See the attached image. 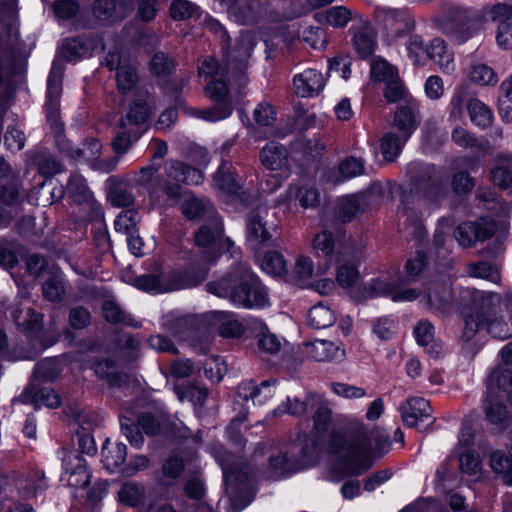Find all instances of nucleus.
Here are the masks:
<instances>
[{
  "label": "nucleus",
  "mask_w": 512,
  "mask_h": 512,
  "mask_svg": "<svg viewBox=\"0 0 512 512\" xmlns=\"http://www.w3.org/2000/svg\"><path fill=\"white\" fill-rule=\"evenodd\" d=\"M92 13L99 23L105 25L112 24L123 18V15L117 12L114 0H94Z\"/></svg>",
  "instance_id": "51"
},
{
  "label": "nucleus",
  "mask_w": 512,
  "mask_h": 512,
  "mask_svg": "<svg viewBox=\"0 0 512 512\" xmlns=\"http://www.w3.org/2000/svg\"><path fill=\"white\" fill-rule=\"evenodd\" d=\"M230 76L212 79L205 85L206 96L215 103L207 109L196 110L194 115L210 122H217L228 118L233 112L232 96L227 81Z\"/></svg>",
  "instance_id": "11"
},
{
  "label": "nucleus",
  "mask_w": 512,
  "mask_h": 512,
  "mask_svg": "<svg viewBox=\"0 0 512 512\" xmlns=\"http://www.w3.org/2000/svg\"><path fill=\"white\" fill-rule=\"evenodd\" d=\"M198 7L188 0H174L170 6V16L176 21H184L198 14Z\"/></svg>",
  "instance_id": "63"
},
{
  "label": "nucleus",
  "mask_w": 512,
  "mask_h": 512,
  "mask_svg": "<svg viewBox=\"0 0 512 512\" xmlns=\"http://www.w3.org/2000/svg\"><path fill=\"white\" fill-rule=\"evenodd\" d=\"M313 409H315V412L313 415V428L310 434L324 440L331 422V410L322 397L320 403H317Z\"/></svg>",
  "instance_id": "52"
},
{
  "label": "nucleus",
  "mask_w": 512,
  "mask_h": 512,
  "mask_svg": "<svg viewBox=\"0 0 512 512\" xmlns=\"http://www.w3.org/2000/svg\"><path fill=\"white\" fill-rule=\"evenodd\" d=\"M145 496L146 491L144 486L135 481L123 483L118 491L119 501L131 507L143 504Z\"/></svg>",
  "instance_id": "50"
},
{
  "label": "nucleus",
  "mask_w": 512,
  "mask_h": 512,
  "mask_svg": "<svg viewBox=\"0 0 512 512\" xmlns=\"http://www.w3.org/2000/svg\"><path fill=\"white\" fill-rule=\"evenodd\" d=\"M469 79L480 86H494L498 82L497 73L486 63L471 62L468 73Z\"/></svg>",
  "instance_id": "45"
},
{
  "label": "nucleus",
  "mask_w": 512,
  "mask_h": 512,
  "mask_svg": "<svg viewBox=\"0 0 512 512\" xmlns=\"http://www.w3.org/2000/svg\"><path fill=\"white\" fill-rule=\"evenodd\" d=\"M213 323H219V334L225 338H238L242 336L247 327L246 319L244 323L232 318V315L222 311H213L206 315Z\"/></svg>",
  "instance_id": "29"
},
{
  "label": "nucleus",
  "mask_w": 512,
  "mask_h": 512,
  "mask_svg": "<svg viewBox=\"0 0 512 512\" xmlns=\"http://www.w3.org/2000/svg\"><path fill=\"white\" fill-rule=\"evenodd\" d=\"M335 320L334 312L321 303L313 306L308 313V324L314 329L328 328Z\"/></svg>",
  "instance_id": "54"
},
{
  "label": "nucleus",
  "mask_w": 512,
  "mask_h": 512,
  "mask_svg": "<svg viewBox=\"0 0 512 512\" xmlns=\"http://www.w3.org/2000/svg\"><path fill=\"white\" fill-rule=\"evenodd\" d=\"M223 235V225L219 218L203 224L195 233V243L200 248L213 249Z\"/></svg>",
  "instance_id": "38"
},
{
  "label": "nucleus",
  "mask_w": 512,
  "mask_h": 512,
  "mask_svg": "<svg viewBox=\"0 0 512 512\" xmlns=\"http://www.w3.org/2000/svg\"><path fill=\"white\" fill-rule=\"evenodd\" d=\"M451 140L455 145L463 149L489 153V141L487 139H479L461 126H456L452 130Z\"/></svg>",
  "instance_id": "40"
},
{
  "label": "nucleus",
  "mask_w": 512,
  "mask_h": 512,
  "mask_svg": "<svg viewBox=\"0 0 512 512\" xmlns=\"http://www.w3.org/2000/svg\"><path fill=\"white\" fill-rule=\"evenodd\" d=\"M403 422L409 427H419L421 423H433L432 408L426 399L413 397L399 407Z\"/></svg>",
  "instance_id": "19"
},
{
  "label": "nucleus",
  "mask_w": 512,
  "mask_h": 512,
  "mask_svg": "<svg viewBox=\"0 0 512 512\" xmlns=\"http://www.w3.org/2000/svg\"><path fill=\"white\" fill-rule=\"evenodd\" d=\"M139 427H141L144 433L149 436L156 435L160 431L159 421L151 414H140L137 419V424H135L130 418H122L121 430L129 443L136 448H140L144 443V437L140 432Z\"/></svg>",
  "instance_id": "17"
},
{
  "label": "nucleus",
  "mask_w": 512,
  "mask_h": 512,
  "mask_svg": "<svg viewBox=\"0 0 512 512\" xmlns=\"http://www.w3.org/2000/svg\"><path fill=\"white\" fill-rule=\"evenodd\" d=\"M287 159V149L285 146L277 142H270L266 144L260 152L262 165L271 171H277L284 168L287 164Z\"/></svg>",
  "instance_id": "35"
},
{
  "label": "nucleus",
  "mask_w": 512,
  "mask_h": 512,
  "mask_svg": "<svg viewBox=\"0 0 512 512\" xmlns=\"http://www.w3.org/2000/svg\"><path fill=\"white\" fill-rule=\"evenodd\" d=\"M424 299L431 309L443 311L451 302V287L446 283H433L432 286L427 289Z\"/></svg>",
  "instance_id": "42"
},
{
  "label": "nucleus",
  "mask_w": 512,
  "mask_h": 512,
  "mask_svg": "<svg viewBox=\"0 0 512 512\" xmlns=\"http://www.w3.org/2000/svg\"><path fill=\"white\" fill-rule=\"evenodd\" d=\"M467 109L470 120L475 126L486 129L492 124V110L479 99H470L467 104Z\"/></svg>",
  "instance_id": "47"
},
{
  "label": "nucleus",
  "mask_w": 512,
  "mask_h": 512,
  "mask_svg": "<svg viewBox=\"0 0 512 512\" xmlns=\"http://www.w3.org/2000/svg\"><path fill=\"white\" fill-rule=\"evenodd\" d=\"M338 172L343 179H351L365 172L364 161L353 156L346 157L338 165Z\"/></svg>",
  "instance_id": "62"
},
{
  "label": "nucleus",
  "mask_w": 512,
  "mask_h": 512,
  "mask_svg": "<svg viewBox=\"0 0 512 512\" xmlns=\"http://www.w3.org/2000/svg\"><path fill=\"white\" fill-rule=\"evenodd\" d=\"M188 193L184 192L179 184L170 183L164 179H158L150 188V197L167 206L177 204Z\"/></svg>",
  "instance_id": "27"
},
{
  "label": "nucleus",
  "mask_w": 512,
  "mask_h": 512,
  "mask_svg": "<svg viewBox=\"0 0 512 512\" xmlns=\"http://www.w3.org/2000/svg\"><path fill=\"white\" fill-rule=\"evenodd\" d=\"M383 442L385 448H389L388 438L369 431L363 425H358L347 432H333L330 434L327 443L324 440L311 434L305 437L297 452L293 456L300 470L315 465L326 451L337 456L343 463L348 465L352 474L361 475L373 464L371 456V441Z\"/></svg>",
  "instance_id": "1"
},
{
  "label": "nucleus",
  "mask_w": 512,
  "mask_h": 512,
  "mask_svg": "<svg viewBox=\"0 0 512 512\" xmlns=\"http://www.w3.org/2000/svg\"><path fill=\"white\" fill-rule=\"evenodd\" d=\"M21 301H17L14 305L10 306L5 311V316L7 319H11L17 327L34 331L39 328L41 322V315L36 313L31 308H26L25 310L20 308Z\"/></svg>",
  "instance_id": "31"
},
{
  "label": "nucleus",
  "mask_w": 512,
  "mask_h": 512,
  "mask_svg": "<svg viewBox=\"0 0 512 512\" xmlns=\"http://www.w3.org/2000/svg\"><path fill=\"white\" fill-rule=\"evenodd\" d=\"M405 43V49L409 60L416 66H424L428 56V45L423 36L419 34H409Z\"/></svg>",
  "instance_id": "46"
},
{
  "label": "nucleus",
  "mask_w": 512,
  "mask_h": 512,
  "mask_svg": "<svg viewBox=\"0 0 512 512\" xmlns=\"http://www.w3.org/2000/svg\"><path fill=\"white\" fill-rule=\"evenodd\" d=\"M165 172L169 178L188 185H198L203 181L202 171L178 160L167 161Z\"/></svg>",
  "instance_id": "28"
},
{
  "label": "nucleus",
  "mask_w": 512,
  "mask_h": 512,
  "mask_svg": "<svg viewBox=\"0 0 512 512\" xmlns=\"http://www.w3.org/2000/svg\"><path fill=\"white\" fill-rule=\"evenodd\" d=\"M276 213L267 205H259L250 211L246 219V243L254 252L272 246L277 231Z\"/></svg>",
  "instance_id": "7"
},
{
  "label": "nucleus",
  "mask_w": 512,
  "mask_h": 512,
  "mask_svg": "<svg viewBox=\"0 0 512 512\" xmlns=\"http://www.w3.org/2000/svg\"><path fill=\"white\" fill-rule=\"evenodd\" d=\"M326 81L323 74L316 69H306L293 78L295 93L300 97L317 96L325 87Z\"/></svg>",
  "instance_id": "21"
},
{
  "label": "nucleus",
  "mask_w": 512,
  "mask_h": 512,
  "mask_svg": "<svg viewBox=\"0 0 512 512\" xmlns=\"http://www.w3.org/2000/svg\"><path fill=\"white\" fill-rule=\"evenodd\" d=\"M373 15L376 24L393 38H403L417 27L415 15L406 7L377 5Z\"/></svg>",
  "instance_id": "9"
},
{
  "label": "nucleus",
  "mask_w": 512,
  "mask_h": 512,
  "mask_svg": "<svg viewBox=\"0 0 512 512\" xmlns=\"http://www.w3.org/2000/svg\"><path fill=\"white\" fill-rule=\"evenodd\" d=\"M417 343L427 347V353L432 358H439L443 354L442 344L434 342V326L428 320H420L414 328Z\"/></svg>",
  "instance_id": "36"
},
{
  "label": "nucleus",
  "mask_w": 512,
  "mask_h": 512,
  "mask_svg": "<svg viewBox=\"0 0 512 512\" xmlns=\"http://www.w3.org/2000/svg\"><path fill=\"white\" fill-rule=\"evenodd\" d=\"M247 327L257 339V352L260 356L275 355L281 350L280 338L271 333L263 321L251 318L247 321Z\"/></svg>",
  "instance_id": "20"
},
{
  "label": "nucleus",
  "mask_w": 512,
  "mask_h": 512,
  "mask_svg": "<svg viewBox=\"0 0 512 512\" xmlns=\"http://www.w3.org/2000/svg\"><path fill=\"white\" fill-rule=\"evenodd\" d=\"M300 471L295 459L289 458L286 453H279L277 456L269 458V464L266 469V477L278 479L288 474Z\"/></svg>",
  "instance_id": "41"
},
{
  "label": "nucleus",
  "mask_w": 512,
  "mask_h": 512,
  "mask_svg": "<svg viewBox=\"0 0 512 512\" xmlns=\"http://www.w3.org/2000/svg\"><path fill=\"white\" fill-rule=\"evenodd\" d=\"M486 386V419L500 431L508 420V411L502 400L506 399L512 404V370L494 369L487 378Z\"/></svg>",
  "instance_id": "6"
},
{
  "label": "nucleus",
  "mask_w": 512,
  "mask_h": 512,
  "mask_svg": "<svg viewBox=\"0 0 512 512\" xmlns=\"http://www.w3.org/2000/svg\"><path fill=\"white\" fill-rule=\"evenodd\" d=\"M103 64L110 70L115 71L116 87L119 94L126 96L145 93L140 89V78L130 58L118 48L109 51Z\"/></svg>",
  "instance_id": "10"
},
{
  "label": "nucleus",
  "mask_w": 512,
  "mask_h": 512,
  "mask_svg": "<svg viewBox=\"0 0 512 512\" xmlns=\"http://www.w3.org/2000/svg\"><path fill=\"white\" fill-rule=\"evenodd\" d=\"M322 396L316 393H308L304 400H301L298 397H294L293 399L288 398V405L286 410H280L277 408L273 411L274 415H279L280 413L287 412L292 416H302L309 409H313L317 403H320V399Z\"/></svg>",
  "instance_id": "49"
},
{
  "label": "nucleus",
  "mask_w": 512,
  "mask_h": 512,
  "mask_svg": "<svg viewBox=\"0 0 512 512\" xmlns=\"http://www.w3.org/2000/svg\"><path fill=\"white\" fill-rule=\"evenodd\" d=\"M208 293L243 308H262L268 304L267 289L251 272L247 264L240 263L233 272L206 284Z\"/></svg>",
  "instance_id": "2"
},
{
  "label": "nucleus",
  "mask_w": 512,
  "mask_h": 512,
  "mask_svg": "<svg viewBox=\"0 0 512 512\" xmlns=\"http://www.w3.org/2000/svg\"><path fill=\"white\" fill-rule=\"evenodd\" d=\"M363 255V245L355 240L340 242L336 255L338 263L336 280L343 288H350L359 280L357 264Z\"/></svg>",
  "instance_id": "13"
},
{
  "label": "nucleus",
  "mask_w": 512,
  "mask_h": 512,
  "mask_svg": "<svg viewBox=\"0 0 512 512\" xmlns=\"http://www.w3.org/2000/svg\"><path fill=\"white\" fill-rule=\"evenodd\" d=\"M353 44L360 57L366 58L372 55L376 48V37L373 28L364 23L359 27H352Z\"/></svg>",
  "instance_id": "34"
},
{
  "label": "nucleus",
  "mask_w": 512,
  "mask_h": 512,
  "mask_svg": "<svg viewBox=\"0 0 512 512\" xmlns=\"http://www.w3.org/2000/svg\"><path fill=\"white\" fill-rule=\"evenodd\" d=\"M361 201L357 195H349L338 202V216L343 223L350 222L360 211Z\"/></svg>",
  "instance_id": "60"
},
{
  "label": "nucleus",
  "mask_w": 512,
  "mask_h": 512,
  "mask_svg": "<svg viewBox=\"0 0 512 512\" xmlns=\"http://www.w3.org/2000/svg\"><path fill=\"white\" fill-rule=\"evenodd\" d=\"M490 179L494 185L505 189L512 183V155L499 154L494 159V166L490 172Z\"/></svg>",
  "instance_id": "39"
},
{
  "label": "nucleus",
  "mask_w": 512,
  "mask_h": 512,
  "mask_svg": "<svg viewBox=\"0 0 512 512\" xmlns=\"http://www.w3.org/2000/svg\"><path fill=\"white\" fill-rule=\"evenodd\" d=\"M327 23L335 28L345 27L352 19V12L345 6H334L326 10Z\"/></svg>",
  "instance_id": "64"
},
{
  "label": "nucleus",
  "mask_w": 512,
  "mask_h": 512,
  "mask_svg": "<svg viewBox=\"0 0 512 512\" xmlns=\"http://www.w3.org/2000/svg\"><path fill=\"white\" fill-rule=\"evenodd\" d=\"M427 59L432 60L443 73L449 75L455 71L454 52L440 37L429 42Z\"/></svg>",
  "instance_id": "25"
},
{
  "label": "nucleus",
  "mask_w": 512,
  "mask_h": 512,
  "mask_svg": "<svg viewBox=\"0 0 512 512\" xmlns=\"http://www.w3.org/2000/svg\"><path fill=\"white\" fill-rule=\"evenodd\" d=\"M467 273L471 277L489 280L493 283L500 281V273L497 267L488 262L472 263L467 267Z\"/></svg>",
  "instance_id": "59"
},
{
  "label": "nucleus",
  "mask_w": 512,
  "mask_h": 512,
  "mask_svg": "<svg viewBox=\"0 0 512 512\" xmlns=\"http://www.w3.org/2000/svg\"><path fill=\"white\" fill-rule=\"evenodd\" d=\"M151 117V108L148 103V93H139L129 104L126 112L118 121V129H128L134 133H143Z\"/></svg>",
  "instance_id": "15"
},
{
  "label": "nucleus",
  "mask_w": 512,
  "mask_h": 512,
  "mask_svg": "<svg viewBox=\"0 0 512 512\" xmlns=\"http://www.w3.org/2000/svg\"><path fill=\"white\" fill-rule=\"evenodd\" d=\"M489 464L495 473L503 476L506 485L512 486V446L508 448L507 452L493 451L490 454Z\"/></svg>",
  "instance_id": "43"
},
{
  "label": "nucleus",
  "mask_w": 512,
  "mask_h": 512,
  "mask_svg": "<svg viewBox=\"0 0 512 512\" xmlns=\"http://www.w3.org/2000/svg\"><path fill=\"white\" fill-rule=\"evenodd\" d=\"M213 454L222 468L226 493L232 499L238 491L248 488V485L256 476V468L250 464L235 466L234 455L223 447H216Z\"/></svg>",
  "instance_id": "8"
},
{
  "label": "nucleus",
  "mask_w": 512,
  "mask_h": 512,
  "mask_svg": "<svg viewBox=\"0 0 512 512\" xmlns=\"http://www.w3.org/2000/svg\"><path fill=\"white\" fill-rule=\"evenodd\" d=\"M102 313L104 318L110 323H122L134 328L140 327L137 321H135L130 316H127L125 312L120 308V306L113 301L104 302Z\"/></svg>",
  "instance_id": "55"
},
{
  "label": "nucleus",
  "mask_w": 512,
  "mask_h": 512,
  "mask_svg": "<svg viewBox=\"0 0 512 512\" xmlns=\"http://www.w3.org/2000/svg\"><path fill=\"white\" fill-rule=\"evenodd\" d=\"M305 354L315 361H332L341 359L344 351L333 342L315 340L305 345Z\"/></svg>",
  "instance_id": "33"
},
{
  "label": "nucleus",
  "mask_w": 512,
  "mask_h": 512,
  "mask_svg": "<svg viewBox=\"0 0 512 512\" xmlns=\"http://www.w3.org/2000/svg\"><path fill=\"white\" fill-rule=\"evenodd\" d=\"M496 230L494 221L481 217L475 222H465L458 226L455 238L461 246L470 247L477 241H484L493 236Z\"/></svg>",
  "instance_id": "16"
},
{
  "label": "nucleus",
  "mask_w": 512,
  "mask_h": 512,
  "mask_svg": "<svg viewBox=\"0 0 512 512\" xmlns=\"http://www.w3.org/2000/svg\"><path fill=\"white\" fill-rule=\"evenodd\" d=\"M430 20L455 45H463L481 30V21L473 11L446 0L439 2Z\"/></svg>",
  "instance_id": "4"
},
{
  "label": "nucleus",
  "mask_w": 512,
  "mask_h": 512,
  "mask_svg": "<svg viewBox=\"0 0 512 512\" xmlns=\"http://www.w3.org/2000/svg\"><path fill=\"white\" fill-rule=\"evenodd\" d=\"M255 45L256 36L253 32L241 33L235 47L227 55L226 67L221 68L214 57H206L198 68L200 78L208 82L212 79L227 77L235 71L240 83L245 84L247 78L243 72L247 68L248 60Z\"/></svg>",
  "instance_id": "5"
},
{
  "label": "nucleus",
  "mask_w": 512,
  "mask_h": 512,
  "mask_svg": "<svg viewBox=\"0 0 512 512\" xmlns=\"http://www.w3.org/2000/svg\"><path fill=\"white\" fill-rule=\"evenodd\" d=\"M347 240L353 239L351 237H342L336 240L330 231L323 230L317 233L312 240L313 252L317 257L326 260V269H328L333 261L336 262L339 243Z\"/></svg>",
  "instance_id": "24"
},
{
  "label": "nucleus",
  "mask_w": 512,
  "mask_h": 512,
  "mask_svg": "<svg viewBox=\"0 0 512 512\" xmlns=\"http://www.w3.org/2000/svg\"><path fill=\"white\" fill-rule=\"evenodd\" d=\"M140 220L139 214L135 210L122 211L114 221V227L117 232L123 233L126 236L132 233H137V224Z\"/></svg>",
  "instance_id": "57"
},
{
  "label": "nucleus",
  "mask_w": 512,
  "mask_h": 512,
  "mask_svg": "<svg viewBox=\"0 0 512 512\" xmlns=\"http://www.w3.org/2000/svg\"><path fill=\"white\" fill-rule=\"evenodd\" d=\"M101 455L104 467L108 471L114 472L125 463L127 447L123 443L106 440L103 444Z\"/></svg>",
  "instance_id": "37"
},
{
  "label": "nucleus",
  "mask_w": 512,
  "mask_h": 512,
  "mask_svg": "<svg viewBox=\"0 0 512 512\" xmlns=\"http://www.w3.org/2000/svg\"><path fill=\"white\" fill-rule=\"evenodd\" d=\"M61 92V79L58 74L52 71L47 81V119L56 134L63 132L62 124L58 117L59 95Z\"/></svg>",
  "instance_id": "23"
},
{
  "label": "nucleus",
  "mask_w": 512,
  "mask_h": 512,
  "mask_svg": "<svg viewBox=\"0 0 512 512\" xmlns=\"http://www.w3.org/2000/svg\"><path fill=\"white\" fill-rule=\"evenodd\" d=\"M398 76L397 69L384 59H375L371 64V77L376 82H389Z\"/></svg>",
  "instance_id": "58"
},
{
  "label": "nucleus",
  "mask_w": 512,
  "mask_h": 512,
  "mask_svg": "<svg viewBox=\"0 0 512 512\" xmlns=\"http://www.w3.org/2000/svg\"><path fill=\"white\" fill-rule=\"evenodd\" d=\"M474 305V309L464 317L462 337L466 341L473 339L481 330H486L492 337L502 340L512 337V321H504L499 316V294L480 291L474 298Z\"/></svg>",
  "instance_id": "3"
},
{
  "label": "nucleus",
  "mask_w": 512,
  "mask_h": 512,
  "mask_svg": "<svg viewBox=\"0 0 512 512\" xmlns=\"http://www.w3.org/2000/svg\"><path fill=\"white\" fill-rule=\"evenodd\" d=\"M198 324V318L194 315H180L171 312L163 316L161 326L164 331L175 338L184 340L193 330L197 329Z\"/></svg>",
  "instance_id": "22"
},
{
  "label": "nucleus",
  "mask_w": 512,
  "mask_h": 512,
  "mask_svg": "<svg viewBox=\"0 0 512 512\" xmlns=\"http://www.w3.org/2000/svg\"><path fill=\"white\" fill-rule=\"evenodd\" d=\"M23 402H32L36 408L46 406L56 408L60 405V396L49 387L37 388L34 384H29L21 395Z\"/></svg>",
  "instance_id": "30"
},
{
  "label": "nucleus",
  "mask_w": 512,
  "mask_h": 512,
  "mask_svg": "<svg viewBox=\"0 0 512 512\" xmlns=\"http://www.w3.org/2000/svg\"><path fill=\"white\" fill-rule=\"evenodd\" d=\"M181 210L184 216L189 220L206 219L211 221L213 218H219L217 213L206 198H198L193 194L185 195L183 199Z\"/></svg>",
  "instance_id": "26"
},
{
  "label": "nucleus",
  "mask_w": 512,
  "mask_h": 512,
  "mask_svg": "<svg viewBox=\"0 0 512 512\" xmlns=\"http://www.w3.org/2000/svg\"><path fill=\"white\" fill-rule=\"evenodd\" d=\"M214 186L225 194H237L241 187V179L233 165L229 162H223L214 175Z\"/></svg>",
  "instance_id": "32"
},
{
  "label": "nucleus",
  "mask_w": 512,
  "mask_h": 512,
  "mask_svg": "<svg viewBox=\"0 0 512 512\" xmlns=\"http://www.w3.org/2000/svg\"><path fill=\"white\" fill-rule=\"evenodd\" d=\"M64 473L62 480L67 481L72 488H85L90 482L91 475L86 468V461L76 450H69L63 457Z\"/></svg>",
  "instance_id": "18"
},
{
  "label": "nucleus",
  "mask_w": 512,
  "mask_h": 512,
  "mask_svg": "<svg viewBox=\"0 0 512 512\" xmlns=\"http://www.w3.org/2000/svg\"><path fill=\"white\" fill-rule=\"evenodd\" d=\"M410 283L407 279L391 280L387 277L372 279L364 285L366 297L390 296L394 302L413 301L421 295L416 288H405Z\"/></svg>",
  "instance_id": "14"
},
{
  "label": "nucleus",
  "mask_w": 512,
  "mask_h": 512,
  "mask_svg": "<svg viewBox=\"0 0 512 512\" xmlns=\"http://www.w3.org/2000/svg\"><path fill=\"white\" fill-rule=\"evenodd\" d=\"M261 268L264 272L273 276H282L287 272L283 255L276 251H270L264 255Z\"/></svg>",
  "instance_id": "56"
},
{
  "label": "nucleus",
  "mask_w": 512,
  "mask_h": 512,
  "mask_svg": "<svg viewBox=\"0 0 512 512\" xmlns=\"http://www.w3.org/2000/svg\"><path fill=\"white\" fill-rule=\"evenodd\" d=\"M141 132L136 131V133L128 130V129H119L118 133L114 137L112 141V147L116 154L122 155L125 154L136 142L140 136Z\"/></svg>",
  "instance_id": "61"
},
{
  "label": "nucleus",
  "mask_w": 512,
  "mask_h": 512,
  "mask_svg": "<svg viewBox=\"0 0 512 512\" xmlns=\"http://www.w3.org/2000/svg\"><path fill=\"white\" fill-rule=\"evenodd\" d=\"M407 138L389 131L381 138L380 148L383 158L386 162L394 161L400 154L403 145L407 141Z\"/></svg>",
  "instance_id": "53"
},
{
  "label": "nucleus",
  "mask_w": 512,
  "mask_h": 512,
  "mask_svg": "<svg viewBox=\"0 0 512 512\" xmlns=\"http://www.w3.org/2000/svg\"><path fill=\"white\" fill-rule=\"evenodd\" d=\"M417 126V111L413 106H401L395 113L393 128L399 135L409 138Z\"/></svg>",
  "instance_id": "44"
},
{
  "label": "nucleus",
  "mask_w": 512,
  "mask_h": 512,
  "mask_svg": "<svg viewBox=\"0 0 512 512\" xmlns=\"http://www.w3.org/2000/svg\"><path fill=\"white\" fill-rule=\"evenodd\" d=\"M66 193L74 202L77 213L83 221L103 222L104 213L93 193L89 190L86 180L80 174H72L66 185Z\"/></svg>",
  "instance_id": "12"
},
{
  "label": "nucleus",
  "mask_w": 512,
  "mask_h": 512,
  "mask_svg": "<svg viewBox=\"0 0 512 512\" xmlns=\"http://www.w3.org/2000/svg\"><path fill=\"white\" fill-rule=\"evenodd\" d=\"M261 10L258 0H239L231 6V11L242 24L252 23L257 20Z\"/></svg>",
  "instance_id": "48"
}]
</instances>
